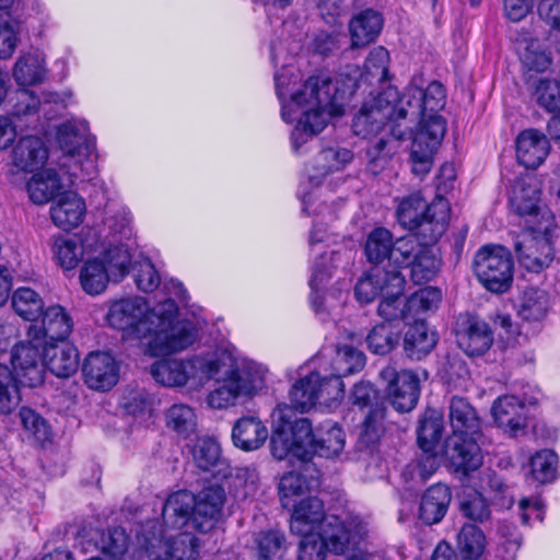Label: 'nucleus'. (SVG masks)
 <instances>
[{
    "label": "nucleus",
    "instance_id": "nucleus-9",
    "mask_svg": "<svg viewBox=\"0 0 560 560\" xmlns=\"http://www.w3.org/2000/svg\"><path fill=\"white\" fill-rule=\"evenodd\" d=\"M131 255L125 246L109 247L84 261L80 270L82 289L91 295L103 293L109 282H120L130 271Z\"/></svg>",
    "mask_w": 560,
    "mask_h": 560
},
{
    "label": "nucleus",
    "instance_id": "nucleus-34",
    "mask_svg": "<svg viewBox=\"0 0 560 560\" xmlns=\"http://www.w3.org/2000/svg\"><path fill=\"white\" fill-rule=\"evenodd\" d=\"M63 186L58 173L52 168L40 170L35 172L34 175L26 184V189L30 199L36 205H45L54 197L59 196V191Z\"/></svg>",
    "mask_w": 560,
    "mask_h": 560
},
{
    "label": "nucleus",
    "instance_id": "nucleus-60",
    "mask_svg": "<svg viewBox=\"0 0 560 560\" xmlns=\"http://www.w3.org/2000/svg\"><path fill=\"white\" fill-rule=\"evenodd\" d=\"M334 364L339 374H351L364 366L365 355L354 347L343 345L337 349Z\"/></svg>",
    "mask_w": 560,
    "mask_h": 560
},
{
    "label": "nucleus",
    "instance_id": "nucleus-14",
    "mask_svg": "<svg viewBox=\"0 0 560 560\" xmlns=\"http://www.w3.org/2000/svg\"><path fill=\"white\" fill-rule=\"evenodd\" d=\"M553 228L548 232H538L533 225L518 235L514 242V252L518 262L532 272H540L548 268L555 259L551 243Z\"/></svg>",
    "mask_w": 560,
    "mask_h": 560
},
{
    "label": "nucleus",
    "instance_id": "nucleus-3",
    "mask_svg": "<svg viewBox=\"0 0 560 560\" xmlns=\"http://www.w3.org/2000/svg\"><path fill=\"white\" fill-rule=\"evenodd\" d=\"M267 369L236 358L231 351H215L214 381L219 386L209 393L208 405L213 409L234 406L241 397L257 394L265 387Z\"/></svg>",
    "mask_w": 560,
    "mask_h": 560
},
{
    "label": "nucleus",
    "instance_id": "nucleus-4",
    "mask_svg": "<svg viewBox=\"0 0 560 560\" xmlns=\"http://www.w3.org/2000/svg\"><path fill=\"white\" fill-rule=\"evenodd\" d=\"M225 501V490L217 483L203 487L197 494L177 491L164 503L163 522L171 528H180L190 522L196 530L208 533L219 522Z\"/></svg>",
    "mask_w": 560,
    "mask_h": 560
},
{
    "label": "nucleus",
    "instance_id": "nucleus-42",
    "mask_svg": "<svg viewBox=\"0 0 560 560\" xmlns=\"http://www.w3.org/2000/svg\"><path fill=\"white\" fill-rule=\"evenodd\" d=\"M444 430L443 415L435 409H427L417 429L418 445L422 451H434Z\"/></svg>",
    "mask_w": 560,
    "mask_h": 560
},
{
    "label": "nucleus",
    "instance_id": "nucleus-11",
    "mask_svg": "<svg viewBox=\"0 0 560 560\" xmlns=\"http://www.w3.org/2000/svg\"><path fill=\"white\" fill-rule=\"evenodd\" d=\"M215 352L189 360L164 359L151 365L153 378L167 387L184 386L189 380H214Z\"/></svg>",
    "mask_w": 560,
    "mask_h": 560
},
{
    "label": "nucleus",
    "instance_id": "nucleus-17",
    "mask_svg": "<svg viewBox=\"0 0 560 560\" xmlns=\"http://www.w3.org/2000/svg\"><path fill=\"white\" fill-rule=\"evenodd\" d=\"M380 376L386 383V393L397 411L409 412L416 407L420 394V380L416 372H398L388 365L381 371Z\"/></svg>",
    "mask_w": 560,
    "mask_h": 560
},
{
    "label": "nucleus",
    "instance_id": "nucleus-40",
    "mask_svg": "<svg viewBox=\"0 0 560 560\" xmlns=\"http://www.w3.org/2000/svg\"><path fill=\"white\" fill-rule=\"evenodd\" d=\"M44 61L43 54L37 50L22 55L13 69L16 83L22 86L40 83L45 78Z\"/></svg>",
    "mask_w": 560,
    "mask_h": 560
},
{
    "label": "nucleus",
    "instance_id": "nucleus-12",
    "mask_svg": "<svg viewBox=\"0 0 560 560\" xmlns=\"http://www.w3.org/2000/svg\"><path fill=\"white\" fill-rule=\"evenodd\" d=\"M474 272L490 292L504 293L513 281V260L502 246L486 245L475 255Z\"/></svg>",
    "mask_w": 560,
    "mask_h": 560
},
{
    "label": "nucleus",
    "instance_id": "nucleus-26",
    "mask_svg": "<svg viewBox=\"0 0 560 560\" xmlns=\"http://www.w3.org/2000/svg\"><path fill=\"white\" fill-rule=\"evenodd\" d=\"M491 411L497 424L511 435H516L526 427V407L515 396L499 397Z\"/></svg>",
    "mask_w": 560,
    "mask_h": 560
},
{
    "label": "nucleus",
    "instance_id": "nucleus-19",
    "mask_svg": "<svg viewBox=\"0 0 560 560\" xmlns=\"http://www.w3.org/2000/svg\"><path fill=\"white\" fill-rule=\"evenodd\" d=\"M474 435L453 433L445 442V456L456 471L467 474L482 464L481 450Z\"/></svg>",
    "mask_w": 560,
    "mask_h": 560
},
{
    "label": "nucleus",
    "instance_id": "nucleus-58",
    "mask_svg": "<svg viewBox=\"0 0 560 560\" xmlns=\"http://www.w3.org/2000/svg\"><path fill=\"white\" fill-rule=\"evenodd\" d=\"M194 460L202 470H209L220 464L221 448L219 443L211 438H202L197 441L192 451Z\"/></svg>",
    "mask_w": 560,
    "mask_h": 560
},
{
    "label": "nucleus",
    "instance_id": "nucleus-41",
    "mask_svg": "<svg viewBox=\"0 0 560 560\" xmlns=\"http://www.w3.org/2000/svg\"><path fill=\"white\" fill-rule=\"evenodd\" d=\"M51 253L61 268L72 270L82 260L84 249L77 236L56 235L51 238Z\"/></svg>",
    "mask_w": 560,
    "mask_h": 560
},
{
    "label": "nucleus",
    "instance_id": "nucleus-62",
    "mask_svg": "<svg viewBox=\"0 0 560 560\" xmlns=\"http://www.w3.org/2000/svg\"><path fill=\"white\" fill-rule=\"evenodd\" d=\"M386 408L383 402H376L371 407L362 423L361 436L368 443H374L381 436L384 429Z\"/></svg>",
    "mask_w": 560,
    "mask_h": 560
},
{
    "label": "nucleus",
    "instance_id": "nucleus-10",
    "mask_svg": "<svg viewBox=\"0 0 560 560\" xmlns=\"http://www.w3.org/2000/svg\"><path fill=\"white\" fill-rule=\"evenodd\" d=\"M540 183L534 175L522 176L513 183L510 190L512 211L526 218L527 226L533 225L538 232H548L555 228L551 212L539 206Z\"/></svg>",
    "mask_w": 560,
    "mask_h": 560
},
{
    "label": "nucleus",
    "instance_id": "nucleus-5",
    "mask_svg": "<svg viewBox=\"0 0 560 560\" xmlns=\"http://www.w3.org/2000/svg\"><path fill=\"white\" fill-rule=\"evenodd\" d=\"M398 100V90L387 86L376 96L363 103L353 118V132L370 140L366 154L374 172L383 168L393 154L390 141L385 137L377 138L388 121L394 120L395 102Z\"/></svg>",
    "mask_w": 560,
    "mask_h": 560
},
{
    "label": "nucleus",
    "instance_id": "nucleus-50",
    "mask_svg": "<svg viewBox=\"0 0 560 560\" xmlns=\"http://www.w3.org/2000/svg\"><path fill=\"white\" fill-rule=\"evenodd\" d=\"M166 425L183 438L196 432L197 416L195 410L185 404H175L166 411Z\"/></svg>",
    "mask_w": 560,
    "mask_h": 560
},
{
    "label": "nucleus",
    "instance_id": "nucleus-24",
    "mask_svg": "<svg viewBox=\"0 0 560 560\" xmlns=\"http://www.w3.org/2000/svg\"><path fill=\"white\" fill-rule=\"evenodd\" d=\"M85 213V202L74 191L60 194L50 206L51 221L62 230L77 228L82 223Z\"/></svg>",
    "mask_w": 560,
    "mask_h": 560
},
{
    "label": "nucleus",
    "instance_id": "nucleus-13",
    "mask_svg": "<svg viewBox=\"0 0 560 560\" xmlns=\"http://www.w3.org/2000/svg\"><path fill=\"white\" fill-rule=\"evenodd\" d=\"M417 236L400 237L396 241V264L410 269L415 283L431 281L439 272L441 260L432 245Z\"/></svg>",
    "mask_w": 560,
    "mask_h": 560
},
{
    "label": "nucleus",
    "instance_id": "nucleus-15",
    "mask_svg": "<svg viewBox=\"0 0 560 560\" xmlns=\"http://www.w3.org/2000/svg\"><path fill=\"white\" fill-rule=\"evenodd\" d=\"M295 434L299 442L305 438L311 458L313 455L325 458L338 457L346 445L345 432L337 423L326 422L314 433L311 421L307 418H302L295 422Z\"/></svg>",
    "mask_w": 560,
    "mask_h": 560
},
{
    "label": "nucleus",
    "instance_id": "nucleus-6",
    "mask_svg": "<svg viewBox=\"0 0 560 560\" xmlns=\"http://www.w3.org/2000/svg\"><path fill=\"white\" fill-rule=\"evenodd\" d=\"M421 94L424 119L416 131L410 148L411 170L418 176H424L430 172L434 153L446 131L445 120L438 115L446 103L444 86L438 81H432L424 90L421 89Z\"/></svg>",
    "mask_w": 560,
    "mask_h": 560
},
{
    "label": "nucleus",
    "instance_id": "nucleus-29",
    "mask_svg": "<svg viewBox=\"0 0 560 560\" xmlns=\"http://www.w3.org/2000/svg\"><path fill=\"white\" fill-rule=\"evenodd\" d=\"M44 361L47 368L57 377L67 378L73 375L79 368L78 350L68 343L51 342L44 346Z\"/></svg>",
    "mask_w": 560,
    "mask_h": 560
},
{
    "label": "nucleus",
    "instance_id": "nucleus-8",
    "mask_svg": "<svg viewBox=\"0 0 560 560\" xmlns=\"http://www.w3.org/2000/svg\"><path fill=\"white\" fill-rule=\"evenodd\" d=\"M57 143L65 154L61 171L68 175L69 187L75 184L85 168H92L94 142L90 137L88 124L71 119L57 128Z\"/></svg>",
    "mask_w": 560,
    "mask_h": 560
},
{
    "label": "nucleus",
    "instance_id": "nucleus-57",
    "mask_svg": "<svg viewBox=\"0 0 560 560\" xmlns=\"http://www.w3.org/2000/svg\"><path fill=\"white\" fill-rule=\"evenodd\" d=\"M318 385H316L317 404L326 407H332L340 401L345 394V384L340 375H330L320 377L318 374Z\"/></svg>",
    "mask_w": 560,
    "mask_h": 560
},
{
    "label": "nucleus",
    "instance_id": "nucleus-56",
    "mask_svg": "<svg viewBox=\"0 0 560 560\" xmlns=\"http://www.w3.org/2000/svg\"><path fill=\"white\" fill-rule=\"evenodd\" d=\"M128 546V536L121 528L107 529L98 541L102 553L114 560H120L126 555Z\"/></svg>",
    "mask_w": 560,
    "mask_h": 560
},
{
    "label": "nucleus",
    "instance_id": "nucleus-64",
    "mask_svg": "<svg viewBox=\"0 0 560 560\" xmlns=\"http://www.w3.org/2000/svg\"><path fill=\"white\" fill-rule=\"evenodd\" d=\"M133 271L136 284L141 291L153 292L160 285V276L150 260L137 261Z\"/></svg>",
    "mask_w": 560,
    "mask_h": 560
},
{
    "label": "nucleus",
    "instance_id": "nucleus-1",
    "mask_svg": "<svg viewBox=\"0 0 560 560\" xmlns=\"http://www.w3.org/2000/svg\"><path fill=\"white\" fill-rule=\"evenodd\" d=\"M178 307L168 299L150 310L147 301L131 296L112 303L108 324L129 331L139 339L149 338L148 352L163 355L185 350L196 340V329L188 320H177Z\"/></svg>",
    "mask_w": 560,
    "mask_h": 560
},
{
    "label": "nucleus",
    "instance_id": "nucleus-55",
    "mask_svg": "<svg viewBox=\"0 0 560 560\" xmlns=\"http://www.w3.org/2000/svg\"><path fill=\"white\" fill-rule=\"evenodd\" d=\"M557 455L552 451L542 450L530 458V474L539 483H547L556 478Z\"/></svg>",
    "mask_w": 560,
    "mask_h": 560
},
{
    "label": "nucleus",
    "instance_id": "nucleus-37",
    "mask_svg": "<svg viewBox=\"0 0 560 560\" xmlns=\"http://www.w3.org/2000/svg\"><path fill=\"white\" fill-rule=\"evenodd\" d=\"M252 551L257 560H280L287 549L285 535L277 529L253 534Z\"/></svg>",
    "mask_w": 560,
    "mask_h": 560
},
{
    "label": "nucleus",
    "instance_id": "nucleus-46",
    "mask_svg": "<svg viewBox=\"0 0 560 560\" xmlns=\"http://www.w3.org/2000/svg\"><path fill=\"white\" fill-rule=\"evenodd\" d=\"M400 341V331L390 323L375 325L366 336L368 349L378 355L390 353Z\"/></svg>",
    "mask_w": 560,
    "mask_h": 560
},
{
    "label": "nucleus",
    "instance_id": "nucleus-63",
    "mask_svg": "<svg viewBox=\"0 0 560 560\" xmlns=\"http://www.w3.org/2000/svg\"><path fill=\"white\" fill-rule=\"evenodd\" d=\"M299 560H325L327 555L324 537L316 533L301 535Z\"/></svg>",
    "mask_w": 560,
    "mask_h": 560
},
{
    "label": "nucleus",
    "instance_id": "nucleus-31",
    "mask_svg": "<svg viewBox=\"0 0 560 560\" xmlns=\"http://www.w3.org/2000/svg\"><path fill=\"white\" fill-rule=\"evenodd\" d=\"M438 335L423 320H416L405 332L402 348L411 360H421L436 346Z\"/></svg>",
    "mask_w": 560,
    "mask_h": 560
},
{
    "label": "nucleus",
    "instance_id": "nucleus-59",
    "mask_svg": "<svg viewBox=\"0 0 560 560\" xmlns=\"http://www.w3.org/2000/svg\"><path fill=\"white\" fill-rule=\"evenodd\" d=\"M534 86L537 103L550 113H560V85L558 80L539 79Z\"/></svg>",
    "mask_w": 560,
    "mask_h": 560
},
{
    "label": "nucleus",
    "instance_id": "nucleus-45",
    "mask_svg": "<svg viewBox=\"0 0 560 560\" xmlns=\"http://www.w3.org/2000/svg\"><path fill=\"white\" fill-rule=\"evenodd\" d=\"M390 272L392 270L387 271L378 267H373L359 279L354 289L357 299L361 303H370L382 291H387L390 288L387 287Z\"/></svg>",
    "mask_w": 560,
    "mask_h": 560
},
{
    "label": "nucleus",
    "instance_id": "nucleus-7",
    "mask_svg": "<svg viewBox=\"0 0 560 560\" xmlns=\"http://www.w3.org/2000/svg\"><path fill=\"white\" fill-rule=\"evenodd\" d=\"M396 215L405 229L415 231L411 236L438 242L447 229L451 208L443 197L438 196L428 205L420 192H413L399 201Z\"/></svg>",
    "mask_w": 560,
    "mask_h": 560
},
{
    "label": "nucleus",
    "instance_id": "nucleus-20",
    "mask_svg": "<svg viewBox=\"0 0 560 560\" xmlns=\"http://www.w3.org/2000/svg\"><path fill=\"white\" fill-rule=\"evenodd\" d=\"M82 373L86 385L96 390H107L118 381V365L105 352L90 353L83 363Z\"/></svg>",
    "mask_w": 560,
    "mask_h": 560
},
{
    "label": "nucleus",
    "instance_id": "nucleus-32",
    "mask_svg": "<svg viewBox=\"0 0 560 560\" xmlns=\"http://www.w3.org/2000/svg\"><path fill=\"white\" fill-rule=\"evenodd\" d=\"M268 438V429L258 417L246 416L238 419L232 431V440L236 447L244 451L260 448Z\"/></svg>",
    "mask_w": 560,
    "mask_h": 560
},
{
    "label": "nucleus",
    "instance_id": "nucleus-53",
    "mask_svg": "<svg viewBox=\"0 0 560 560\" xmlns=\"http://www.w3.org/2000/svg\"><path fill=\"white\" fill-rule=\"evenodd\" d=\"M459 510L466 518L477 523H485L491 518V509L488 501L475 490L464 492L459 502Z\"/></svg>",
    "mask_w": 560,
    "mask_h": 560
},
{
    "label": "nucleus",
    "instance_id": "nucleus-54",
    "mask_svg": "<svg viewBox=\"0 0 560 560\" xmlns=\"http://www.w3.org/2000/svg\"><path fill=\"white\" fill-rule=\"evenodd\" d=\"M442 300V293L438 288L427 287L418 290L407 299L406 307L409 310L410 318L421 313L435 310Z\"/></svg>",
    "mask_w": 560,
    "mask_h": 560
},
{
    "label": "nucleus",
    "instance_id": "nucleus-30",
    "mask_svg": "<svg viewBox=\"0 0 560 560\" xmlns=\"http://www.w3.org/2000/svg\"><path fill=\"white\" fill-rule=\"evenodd\" d=\"M325 517L324 504L316 497H308L294 505L290 530L294 535L314 533Z\"/></svg>",
    "mask_w": 560,
    "mask_h": 560
},
{
    "label": "nucleus",
    "instance_id": "nucleus-33",
    "mask_svg": "<svg viewBox=\"0 0 560 560\" xmlns=\"http://www.w3.org/2000/svg\"><path fill=\"white\" fill-rule=\"evenodd\" d=\"M451 490L443 483L431 486L422 495L419 517L428 525L439 523L448 509Z\"/></svg>",
    "mask_w": 560,
    "mask_h": 560
},
{
    "label": "nucleus",
    "instance_id": "nucleus-23",
    "mask_svg": "<svg viewBox=\"0 0 560 560\" xmlns=\"http://www.w3.org/2000/svg\"><path fill=\"white\" fill-rule=\"evenodd\" d=\"M516 159L526 168H537L550 152V143L545 133L537 129L523 130L516 138Z\"/></svg>",
    "mask_w": 560,
    "mask_h": 560
},
{
    "label": "nucleus",
    "instance_id": "nucleus-35",
    "mask_svg": "<svg viewBox=\"0 0 560 560\" xmlns=\"http://www.w3.org/2000/svg\"><path fill=\"white\" fill-rule=\"evenodd\" d=\"M298 440L295 425L293 427V433L282 431V429L272 430L270 439L272 456L278 460L292 456L299 458L303 463L310 462L311 452L306 448L305 438H302L300 442Z\"/></svg>",
    "mask_w": 560,
    "mask_h": 560
},
{
    "label": "nucleus",
    "instance_id": "nucleus-2",
    "mask_svg": "<svg viewBox=\"0 0 560 560\" xmlns=\"http://www.w3.org/2000/svg\"><path fill=\"white\" fill-rule=\"evenodd\" d=\"M337 84L338 82L334 83L326 75L311 77L303 89L292 95L289 108L283 107L282 117L285 121H291L289 116L294 107L302 110V117L291 136L295 152L326 127L330 116L343 113V95H340Z\"/></svg>",
    "mask_w": 560,
    "mask_h": 560
},
{
    "label": "nucleus",
    "instance_id": "nucleus-44",
    "mask_svg": "<svg viewBox=\"0 0 560 560\" xmlns=\"http://www.w3.org/2000/svg\"><path fill=\"white\" fill-rule=\"evenodd\" d=\"M549 296L544 290L526 289L521 298L518 315L527 322L542 320L549 311Z\"/></svg>",
    "mask_w": 560,
    "mask_h": 560
},
{
    "label": "nucleus",
    "instance_id": "nucleus-38",
    "mask_svg": "<svg viewBox=\"0 0 560 560\" xmlns=\"http://www.w3.org/2000/svg\"><path fill=\"white\" fill-rule=\"evenodd\" d=\"M364 253L368 260L375 265L389 257L396 262V242H393L390 231L385 228L373 229L366 237Z\"/></svg>",
    "mask_w": 560,
    "mask_h": 560
},
{
    "label": "nucleus",
    "instance_id": "nucleus-47",
    "mask_svg": "<svg viewBox=\"0 0 560 560\" xmlns=\"http://www.w3.org/2000/svg\"><path fill=\"white\" fill-rule=\"evenodd\" d=\"M11 303L14 312L21 318L32 323L37 320V317L45 310L42 296L27 287L18 288L12 294Z\"/></svg>",
    "mask_w": 560,
    "mask_h": 560
},
{
    "label": "nucleus",
    "instance_id": "nucleus-21",
    "mask_svg": "<svg viewBox=\"0 0 560 560\" xmlns=\"http://www.w3.org/2000/svg\"><path fill=\"white\" fill-rule=\"evenodd\" d=\"M49 156L44 140L37 136H26L19 139L11 152L12 165L24 173L40 171Z\"/></svg>",
    "mask_w": 560,
    "mask_h": 560
},
{
    "label": "nucleus",
    "instance_id": "nucleus-36",
    "mask_svg": "<svg viewBox=\"0 0 560 560\" xmlns=\"http://www.w3.org/2000/svg\"><path fill=\"white\" fill-rule=\"evenodd\" d=\"M383 27L382 15L368 9L354 16L350 24L352 47H362L373 42Z\"/></svg>",
    "mask_w": 560,
    "mask_h": 560
},
{
    "label": "nucleus",
    "instance_id": "nucleus-18",
    "mask_svg": "<svg viewBox=\"0 0 560 560\" xmlns=\"http://www.w3.org/2000/svg\"><path fill=\"white\" fill-rule=\"evenodd\" d=\"M42 319L31 323L25 336L37 343L51 345L65 341L73 329L70 314L61 305H50L42 313Z\"/></svg>",
    "mask_w": 560,
    "mask_h": 560
},
{
    "label": "nucleus",
    "instance_id": "nucleus-16",
    "mask_svg": "<svg viewBox=\"0 0 560 560\" xmlns=\"http://www.w3.org/2000/svg\"><path fill=\"white\" fill-rule=\"evenodd\" d=\"M44 345L25 340L14 346L11 352V362L15 380L23 386L36 387L44 383L45 361Z\"/></svg>",
    "mask_w": 560,
    "mask_h": 560
},
{
    "label": "nucleus",
    "instance_id": "nucleus-22",
    "mask_svg": "<svg viewBox=\"0 0 560 560\" xmlns=\"http://www.w3.org/2000/svg\"><path fill=\"white\" fill-rule=\"evenodd\" d=\"M492 342V331L486 322L475 316L463 319L457 330V343L468 355L485 354Z\"/></svg>",
    "mask_w": 560,
    "mask_h": 560
},
{
    "label": "nucleus",
    "instance_id": "nucleus-25",
    "mask_svg": "<svg viewBox=\"0 0 560 560\" xmlns=\"http://www.w3.org/2000/svg\"><path fill=\"white\" fill-rule=\"evenodd\" d=\"M388 51L384 47L378 46L370 51L364 63V73L361 74V78L358 82L348 79V82L346 83L341 78L330 80L334 83L338 82L337 86L340 91V95H342V91H346L343 94L345 100L347 96H350L353 93L354 86L361 88L362 84L370 83L372 79H375L377 82L383 81L388 72Z\"/></svg>",
    "mask_w": 560,
    "mask_h": 560
},
{
    "label": "nucleus",
    "instance_id": "nucleus-43",
    "mask_svg": "<svg viewBox=\"0 0 560 560\" xmlns=\"http://www.w3.org/2000/svg\"><path fill=\"white\" fill-rule=\"evenodd\" d=\"M421 88L409 84L400 96L398 93V100L395 102V114L394 120H409L410 122L419 121V127L423 122V112L421 106Z\"/></svg>",
    "mask_w": 560,
    "mask_h": 560
},
{
    "label": "nucleus",
    "instance_id": "nucleus-27",
    "mask_svg": "<svg viewBox=\"0 0 560 560\" xmlns=\"http://www.w3.org/2000/svg\"><path fill=\"white\" fill-rule=\"evenodd\" d=\"M163 552H155V545L148 547L149 560H196L199 553L198 539L187 533L177 535L173 540H156Z\"/></svg>",
    "mask_w": 560,
    "mask_h": 560
},
{
    "label": "nucleus",
    "instance_id": "nucleus-48",
    "mask_svg": "<svg viewBox=\"0 0 560 560\" xmlns=\"http://www.w3.org/2000/svg\"><path fill=\"white\" fill-rule=\"evenodd\" d=\"M318 383V373L313 372L299 380L292 386L289 398L299 412H306L317 404L316 385Z\"/></svg>",
    "mask_w": 560,
    "mask_h": 560
},
{
    "label": "nucleus",
    "instance_id": "nucleus-52",
    "mask_svg": "<svg viewBox=\"0 0 560 560\" xmlns=\"http://www.w3.org/2000/svg\"><path fill=\"white\" fill-rule=\"evenodd\" d=\"M353 159L350 150L345 148H326L315 159V168L319 176L343 168Z\"/></svg>",
    "mask_w": 560,
    "mask_h": 560
},
{
    "label": "nucleus",
    "instance_id": "nucleus-49",
    "mask_svg": "<svg viewBox=\"0 0 560 560\" xmlns=\"http://www.w3.org/2000/svg\"><path fill=\"white\" fill-rule=\"evenodd\" d=\"M456 547L465 559L479 558L486 548V536L477 526L466 523L457 534Z\"/></svg>",
    "mask_w": 560,
    "mask_h": 560
},
{
    "label": "nucleus",
    "instance_id": "nucleus-28",
    "mask_svg": "<svg viewBox=\"0 0 560 560\" xmlns=\"http://www.w3.org/2000/svg\"><path fill=\"white\" fill-rule=\"evenodd\" d=\"M404 277L400 271L393 269L387 287V295L382 299L378 304L377 314L383 317L386 323L396 319L407 320L410 318L409 310L406 307L407 299L401 294L404 289Z\"/></svg>",
    "mask_w": 560,
    "mask_h": 560
},
{
    "label": "nucleus",
    "instance_id": "nucleus-39",
    "mask_svg": "<svg viewBox=\"0 0 560 560\" xmlns=\"http://www.w3.org/2000/svg\"><path fill=\"white\" fill-rule=\"evenodd\" d=\"M450 421L453 433L476 434L480 421L472 406L462 397H453L450 402Z\"/></svg>",
    "mask_w": 560,
    "mask_h": 560
},
{
    "label": "nucleus",
    "instance_id": "nucleus-61",
    "mask_svg": "<svg viewBox=\"0 0 560 560\" xmlns=\"http://www.w3.org/2000/svg\"><path fill=\"white\" fill-rule=\"evenodd\" d=\"M329 530H326L324 540L326 542L327 550L336 555H341L350 548H354L353 538L350 537L351 528H347L346 524L335 520L334 523H329Z\"/></svg>",
    "mask_w": 560,
    "mask_h": 560
},
{
    "label": "nucleus",
    "instance_id": "nucleus-51",
    "mask_svg": "<svg viewBox=\"0 0 560 560\" xmlns=\"http://www.w3.org/2000/svg\"><path fill=\"white\" fill-rule=\"evenodd\" d=\"M3 357L0 350V412L11 413L18 408L21 396L9 368L2 362Z\"/></svg>",
    "mask_w": 560,
    "mask_h": 560
}]
</instances>
